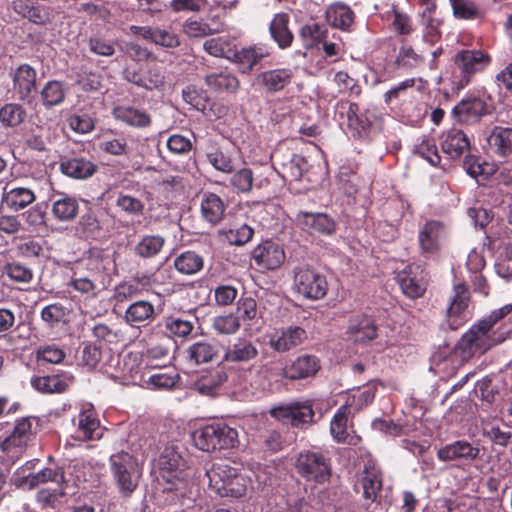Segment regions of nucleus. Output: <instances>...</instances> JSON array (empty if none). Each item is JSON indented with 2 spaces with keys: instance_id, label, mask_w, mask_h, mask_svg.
Segmentation results:
<instances>
[{
  "instance_id": "33",
  "label": "nucleus",
  "mask_w": 512,
  "mask_h": 512,
  "mask_svg": "<svg viewBox=\"0 0 512 512\" xmlns=\"http://www.w3.org/2000/svg\"><path fill=\"white\" fill-rule=\"evenodd\" d=\"M59 170L70 178L83 180L97 171V165L83 157L65 158L60 161Z\"/></svg>"
},
{
  "instance_id": "56",
  "label": "nucleus",
  "mask_w": 512,
  "mask_h": 512,
  "mask_svg": "<svg viewBox=\"0 0 512 512\" xmlns=\"http://www.w3.org/2000/svg\"><path fill=\"white\" fill-rule=\"evenodd\" d=\"M299 35L307 48H313L328 37V29L319 23L306 24L301 27Z\"/></svg>"
},
{
  "instance_id": "30",
  "label": "nucleus",
  "mask_w": 512,
  "mask_h": 512,
  "mask_svg": "<svg viewBox=\"0 0 512 512\" xmlns=\"http://www.w3.org/2000/svg\"><path fill=\"white\" fill-rule=\"evenodd\" d=\"M187 358L190 362L200 365L213 362L220 353V344L217 340H200L187 348Z\"/></svg>"
},
{
  "instance_id": "46",
  "label": "nucleus",
  "mask_w": 512,
  "mask_h": 512,
  "mask_svg": "<svg viewBox=\"0 0 512 512\" xmlns=\"http://www.w3.org/2000/svg\"><path fill=\"white\" fill-rule=\"evenodd\" d=\"M31 385L35 390L44 394L63 393L68 388L65 378L58 374L33 377Z\"/></svg>"
},
{
  "instance_id": "47",
  "label": "nucleus",
  "mask_w": 512,
  "mask_h": 512,
  "mask_svg": "<svg viewBox=\"0 0 512 512\" xmlns=\"http://www.w3.org/2000/svg\"><path fill=\"white\" fill-rule=\"evenodd\" d=\"M27 444L13 434L8 435L0 443V450L3 453L2 461L8 465H13L23 456Z\"/></svg>"
},
{
  "instance_id": "45",
  "label": "nucleus",
  "mask_w": 512,
  "mask_h": 512,
  "mask_svg": "<svg viewBox=\"0 0 512 512\" xmlns=\"http://www.w3.org/2000/svg\"><path fill=\"white\" fill-rule=\"evenodd\" d=\"M350 415V404L346 403L341 405L330 422V432L333 439L337 443H346L349 437V433L347 431L348 428V419Z\"/></svg>"
},
{
  "instance_id": "44",
  "label": "nucleus",
  "mask_w": 512,
  "mask_h": 512,
  "mask_svg": "<svg viewBox=\"0 0 512 512\" xmlns=\"http://www.w3.org/2000/svg\"><path fill=\"white\" fill-rule=\"evenodd\" d=\"M214 433V449H232L239 444V435L236 428L229 426L224 422L212 423Z\"/></svg>"
},
{
  "instance_id": "9",
  "label": "nucleus",
  "mask_w": 512,
  "mask_h": 512,
  "mask_svg": "<svg viewBox=\"0 0 512 512\" xmlns=\"http://www.w3.org/2000/svg\"><path fill=\"white\" fill-rule=\"evenodd\" d=\"M337 107L345 112L347 127L354 139L367 140L375 128L377 116L368 109L360 111L359 105L348 100H340Z\"/></svg>"
},
{
  "instance_id": "10",
  "label": "nucleus",
  "mask_w": 512,
  "mask_h": 512,
  "mask_svg": "<svg viewBox=\"0 0 512 512\" xmlns=\"http://www.w3.org/2000/svg\"><path fill=\"white\" fill-rule=\"evenodd\" d=\"M243 387L241 374L234 368L218 366L202 375L195 383L194 389L204 396H215L222 386Z\"/></svg>"
},
{
  "instance_id": "20",
  "label": "nucleus",
  "mask_w": 512,
  "mask_h": 512,
  "mask_svg": "<svg viewBox=\"0 0 512 512\" xmlns=\"http://www.w3.org/2000/svg\"><path fill=\"white\" fill-rule=\"evenodd\" d=\"M480 450L466 440H456L450 444L441 447L437 451V457L440 461H462L472 462L479 456Z\"/></svg>"
},
{
  "instance_id": "36",
  "label": "nucleus",
  "mask_w": 512,
  "mask_h": 512,
  "mask_svg": "<svg viewBox=\"0 0 512 512\" xmlns=\"http://www.w3.org/2000/svg\"><path fill=\"white\" fill-rule=\"evenodd\" d=\"M288 25L289 15L287 13L276 14L269 25L271 38L277 43L280 49H287L293 43L294 35Z\"/></svg>"
},
{
  "instance_id": "41",
  "label": "nucleus",
  "mask_w": 512,
  "mask_h": 512,
  "mask_svg": "<svg viewBox=\"0 0 512 512\" xmlns=\"http://www.w3.org/2000/svg\"><path fill=\"white\" fill-rule=\"evenodd\" d=\"M297 218L304 226L324 235H331L336 228L334 220L325 213L300 212Z\"/></svg>"
},
{
  "instance_id": "59",
  "label": "nucleus",
  "mask_w": 512,
  "mask_h": 512,
  "mask_svg": "<svg viewBox=\"0 0 512 512\" xmlns=\"http://www.w3.org/2000/svg\"><path fill=\"white\" fill-rule=\"evenodd\" d=\"M41 99L47 108L61 104L65 99L62 83L56 80L47 82L41 90Z\"/></svg>"
},
{
  "instance_id": "49",
  "label": "nucleus",
  "mask_w": 512,
  "mask_h": 512,
  "mask_svg": "<svg viewBox=\"0 0 512 512\" xmlns=\"http://www.w3.org/2000/svg\"><path fill=\"white\" fill-rule=\"evenodd\" d=\"M382 473L374 465H365L362 479L363 495L366 499L375 501L382 489Z\"/></svg>"
},
{
  "instance_id": "61",
  "label": "nucleus",
  "mask_w": 512,
  "mask_h": 512,
  "mask_svg": "<svg viewBox=\"0 0 512 512\" xmlns=\"http://www.w3.org/2000/svg\"><path fill=\"white\" fill-rule=\"evenodd\" d=\"M334 82L340 94L358 98L362 93V87L357 79L352 78L345 71H338L334 76Z\"/></svg>"
},
{
  "instance_id": "57",
  "label": "nucleus",
  "mask_w": 512,
  "mask_h": 512,
  "mask_svg": "<svg viewBox=\"0 0 512 512\" xmlns=\"http://www.w3.org/2000/svg\"><path fill=\"white\" fill-rule=\"evenodd\" d=\"M206 158L217 171L227 174H230L234 171L232 158L216 145L211 144L207 148Z\"/></svg>"
},
{
  "instance_id": "52",
  "label": "nucleus",
  "mask_w": 512,
  "mask_h": 512,
  "mask_svg": "<svg viewBox=\"0 0 512 512\" xmlns=\"http://www.w3.org/2000/svg\"><path fill=\"white\" fill-rule=\"evenodd\" d=\"M175 269L183 275H194L204 267V259L194 251H185L174 259Z\"/></svg>"
},
{
  "instance_id": "7",
  "label": "nucleus",
  "mask_w": 512,
  "mask_h": 512,
  "mask_svg": "<svg viewBox=\"0 0 512 512\" xmlns=\"http://www.w3.org/2000/svg\"><path fill=\"white\" fill-rule=\"evenodd\" d=\"M293 286L298 294L312 301L323 299L328 292L326 276L307 264L294 268Z\"/></svg>"
},
{
  "instance_id": "1",
  "label": "nucleus",
  "mask_w": 512,
  "mask_h": 512,
  "mask_svg": "<svg viewBox=\"0 0 512 512\" xmlns=\"http://www.w3.org/2000/svg\"><path fill=\"white\" fill-rule=\"evenodd\" d=\"M511 313L512 304H507L479 320L462 335L456 345V353L463 360H468L474 355H482L493 346L502 343L506 339L508 330L498 331L495 327Z\"/></svg>"
},
{
  "instance_id": "32",
  "label": "nucleus",
  "mask_w": 512,
  "mask_h": 512,
  "mask_svg": "<svg viewBox=\"0 0 512 512\" xmlns=\"http://www.w3.org/2000/svg\"><path fill=\"white\" fill-rule=\"evenodd\" d=\"M52 215L60 222L73 221L79 212L78 200L65 193H57L52 199Z\"/></svg>"
},
{
  "instance_id": "18",
  "label": "nucleus",
  "mask_w": 512,
  "mask_h": 512,
  "mask_svg": "<svg viewBox=\"0 0 512 512\" xmlns=\"http://www.w3.org/2000/svg\"><path fill=\"white\" fill-rule=\"evenodd\" d=\"M423 82L422 78H406L398 84L392 86L383 94L384 103L391 109H397L404 112L408 104H412L411 91L416 82Z\"/></svg>"
},
{
  "instance_id": "42",
  "label": "nucleus",
  "mask_w": 512,
  "mask_h": 512,
  "mask_svg": "<svg viewBox=\"0 0 512 512\" xmlns=\"http://www.w3.org/2000/svg\"><path fill=\"white\" fill-rule=\"evenodd\" d=\"M394 64L398 69L411 72L424 66L425 56L417 53L412 46L403 44L399 48Z\"/></svg>"
},
{
  "instance_id": "19",
  "label": "nucleus",
  "mask_w": 512,
  "mask_h": 512,
  "mask_svg": "<svg viewBox=\"0 0 512 512\" xmlns=\"http://www.w3.org/2000/svg\"><path fill=\"white\" fill-rule=\"evenodd\" d=\"M197 317L191 312L172 314L164 318L165 333L173 339L186 340L193 332Z\"/></svg>"
},
{
  "instance_id": "35",
  "label": "nucleus",
  "mask_w": 512,
  "mask_h": 512,
  "mask_svg": "<svg viewBox=\"0 0 512 512\" xmlns=\"http://www.w3.org/2000/svg\"><path fill=\"white\" fill-rule=\"evenodd\" d=\"M205 84L215 93L232 94L240 87L239 79L227 70L207 74Z\"/></svg>"
},
{
  "instance_id": "40",
  "label": "nucleus",
  "mask_w": 512,
  "mask_h": 512,
  "mask_svg": "<svg viewBox=\"0 0 512 512\" xmlns=\"http://www.w3.org/2000/svg\"><path fill=\"white\" fill-rule=\"evenodd\" d=\"M396 280L402 292L411 299L421 297L426 290L423 281L413 274L411 266H407L400 271L396 276Z\"/></svg>"
},
{
  "instance_id": "28",
  "label": "nucleus",
  "mask_w": 512,
  "mask_h": 512,
  "mask_svg": "<svg viewBox=\"0 0 512 512\" xmlns=\"http://www.w3.org/2000/svg\"><path fill=\"white\" fill-rule=\"evenodd\" d=\"M443 226L438 221H428L419 232V244L422 253L426 257L438 255L440 252V238Z\"/></svg>"
},
{
  "instance_id": "63",
  "label": "nucleus",
  "mask_w": 512,
  "mask_h": 512,
  "mask_svg": "<svg viewBox=\"0 0 512 512\" xmlns=\"http://www.w3.org/2000/svg\"><path fill=\"white\" fill-rule=\"evenodd\" d=\"M241 327L240 318L233 313L219 315L213 318L212 328L223 335H231L236 333Z\"/></svg>"
},
{
  "instance_id": "26",
  "label": "nucleus",
  "mask_w": 512,
  "mask_h": 512,
  "mask_svg": "<svg viewBox=\"0 0 512 512\" xmlns=\"http://www.w3.org/2000/svg\"><path fill=\"white\" fill-rule=\"evenodd\" d=\"M306 339L305 329L300 326H289L283 329L280 335L272 337L269 345L276 352L284 353L300 346Z\"/></svg>"
},
{
  "instance_id": "21",
  "label": "nucleus",
  "mask_w": 512,
  "mask_h": 512,
  "mask_svg": "<svg viewBox=\"0 0 512 512\" xmlns=\"http://www.w3.org/2000/svg\"><path fill=\"white\" fill-rule=\"evenodd\" d=\"M290 68H276L257 75L256 84L266 93L274 94L285 89L293 79Z\"/></svg>"
},
{
  "instance_id": "37",
  "label": "nucleus",
  "mask_w": 512,
  "mask_h": 512,
  "mask_svg": "<svg viewBox=\"0 0 512 512\" xmlns=\"http://www.w3.org/2000/svg\"><path fill=\"white\" fill-rule=\"evenodd\" d=\"M256 443L262 451L273 454L283 450L285 440L275 425L268 424L259 430Z\"/></svg>"
},
{
  "instance_id": "4",
  "label": "nucleus",
  "mask_w": 512,
  "mask_h": 512,
  "mask_svg": "<svg viewBox=\"0 0 512 512\" xmlns=\"http://www.w3.org/2000/svg\"><path fill=\"white\" fill-rule=\"evenodd\" d=\"M209 490L218 497L242 498L246 495L250 478L227 464H213L206 472Z\"/></svg>"
},
{
  "instance_id": "2",
  "label": "nucleus",
  "mask_w": 512,
  "mask_h": 512,
  "mask_svg": "<svg viewBox=\"0 0 512 512\" xmlns=\"http://www.w3.org/2000/svg\"><path fill=\"white\" fill-rule=\"evenodd\" d=\"M126 443L121 440L119 451L109 457L110 473L115 487L122 498H130L136 491L142 468L136 455L125 450Z\"/></svg>"
},
{
  "instance_id": "54",
  "label": "nucleus",
  "mask_w": 512,
  "mask_h": 512,
  "mask_svg": "<svg viewBox=\"0 0 512 512\" xmlns=\"http://www.w3.org/2000/svg\"><path fill=\"white\" fill-rule=\"evenodd\" d=\"M70 310L62 303L55 302L46 305L40 312L41 320L49 327L54 328L65 324L68 320Z\"/></svg>"
},
{
  "instance_id": "38",
  "label": "nucleus",
  "mask_w": 512,
  "mask_h": 512,
  "mask_svg": "<svg viewBox=\"0 0 512 512\" xmlns=\"http://www.w3.org/2000/svg\"><path fill=\"white\" fill-rule=\"evenodd\" d=\"M36 199L33 190L26 187H12L8 189L6 186L2 195V203L14 211L26 208Z\"/></svg>"
},
{
  "instance_id": "58",
  "label": "nucleus",
  "mask_w": 512,
  "mask_h": 512,
  "mask_svg": "<svg viewBox=\"0 0 512 512\" xmlns=\"http://www.w3.org/2000/svg\"><path fill=\"white\" fill-rule=\"evenodd\" d=\"M165 244L160 235H145L135 247V253L141 258H152L159 254Z\"/></svg>"
},
{
  "instance_id": "17",
  "label": "nucleus",
  "mask_w": 512,
  "mask_h": 512,
  "mask_svg": "<svg viewBox=\"0 0 512 512\" xmlns=\"http://www.w3.org/2000/svg\"><path fill=\"white\" fill-rule=\"evenodd\" d=\"M13 87L22 101H30L37 92V73L29 64H21L12 75Z\"/></svg>"
},
{
  "instance_id": "13",
  "label": "nucleus",
  "mask_w": 512,
  "mask_h": 512,
  "mask_svg": "<svg viewBox=\"0 0 512 512\" xmlns=\"http://www.w3.org/2000/svg\"><path fill=\"white\" fill-rule=\"evenodd\" d=\"M160 477L171 484L168 491L177 490V481L181 480V474L186 469V461L174 447H165L158 459Z\"/></svg>"
},
{
  "instance_id": "5",
  "label": "nucleus",
  "mask_w": 512,
  "mask_h": 512,
  "mask_svg": "<svg viewBox=\"0 0 512 512\" xmlns=\"http://www.w3.org/2000/svg\"><path fill=\"white\" fill-rule=\"evenodd\" d=\"M492 58L486 51L462 49L453 58L451 82L453 89L461 90L471 83L476 74L483 72Z\"/></svg>"
},
{
  "instance_id": "64",
  "label": "nucleus",
  "mask_w": 512,
  "mask_h": 512,
  "mask_svg": "<svg viewBox=\"0 0 512 512\" xmlns=\"http://www.w3.org/2000/svg\"><path fill=\"white\" fill-rule=\"evenodd\" d=\"M204 50L214 57L230 59L232 55L231 41L224 37L211 38L204 42Z\"/></svg>"
},
{
  "instance_id": "48",
  "label": "nucleus",
  "mask_w": 512,
  "mask_h": 512,
  "mask_svg": "<svg viewBox=\"0 0 512 512\" xmlns=\"http://www.w3.org/2000/svg\"><path fill=\"white\" fill-rule=\"evenodd\" d=\"M326 18L333 27L347 30L354 21V13L348 6L336 2L326 10Z\"/></svg>"
},
{
  "instance_id": "6",
  "label": "nucleus",
  "mask_w": 512,
  "mask_h": 512,
  "mask_svg": "<svg viewBox=\"0 0 512 512\" xmlns=\"http://www.w3.org/2000/svg\"><path fill=\"white\" fill-rule=\"evenodd\" d=\"M259 356L257 345L250 339L240 336L230 342L224 351L222 360L225 368H234L242 378V386H246L247 374L252 372L251 364Z\"/></svg>"
},
{
  "instance_id": "15",
  "label": "nucleus",
  "mask_w": 512,
  "mask_h": 512,
  "mask_svg": "<svg viewBox=\"0 0 512 512\" xmlns=\"http://www.w3.org/2000/svg\"><path fill=\"white\" fill-rule=\"evenodd\" d=\"M320 360L315 355L304 354L298 356L289 365L281 369L280 375L288 380H303L314 377L320 370Z\"/></svg>"
},
{
  "instance_id": "24",
  "label": "nucleus",
  "mask_w": 512,
  "mask_h": 512,
  "mask_svg": "<svg viewBox=\"0 0 512 512\" xmlns=\"http://www.w3.org/2000/svg\"><path fill=\"white\" fill-rule=\"evenodd\" d=\"M156 318L154 305L147 300H136L125 310L124 320L131 327H145Z\"/></svg>"
},
{
  "instance_id": "3",
  "label": "nucleus",
  "mask_w": 512,
  "mask_h": 512,
  "mask_svg": "<svg viewBox=\"0 0 512 512\" xmlns=\"http://www.w3.org/2000/svg\"><path fill=\"white\" fill-rule=\"evenodd\" d=\"M293 466L300 478L314 485L328 484L333 473L330 452L318 447L300 451Z\"/></svg>"
},
{
  "instance_id": "43",
  "label": "nucleus",
  "mask_w": 512,
  "mask_h": 512,
  "mask_svg": "<svg viewBox=\"0 0 512 512\" xmlns=\"http://www.w3.org/2000/svg\"><path fill=\"white\" fill-rule=\"evenodd\" d=\"M102 346L91 341H84L78 348L75 359L79 366L91 371L97 367L102 359Z\"/></svg>"
},
{
  "instance_id": "62",
  "label": "nucleus",
  "mask_w": 512,
  "mask_h": 512,
  "mask_svg": "<svg viewBox=\"0 0 512 512\" xmlns=\"http://www.w3.org/2000/svg\"><path fill=\"white\" fill-rule=\"evenodd\" d=\"M414 153L425 159L430 165L438 167L441 162L436 143L434 139L424 137L421 142L414 147Z\"/></svg>"
},
{
  "instance_id": "8",
  "label": "nucleus",
  "mask_w": 512,
  "mask_h": 512,
  "mask_svg": "<svg viewBox=\"0 0 512 512\" xmlns=\"http://www.w3.org/2000/svg\"><path fill=\"white\" fill-rule=\"evenodd\" d=\"M269 415L282 424H288L301 430L307 429L315 422V412L311 400L291 401L275 405L270 408Z\"/></svg>"
},
{
  "instance_id": "51",
  "label": "nucleus",
  "mask_w": 512,
  "mask_h": 512,
  "mask_svg": "<svg viewBox=\"0 0 512 512\" xmlns=\"http://www.w3.org/2000/svg\"><path fill=\"white\" fill-rule=\"evenodd\" d=\"M13 9L35 24L44 25L50 19L49 11L39 2H13Z\"/></svg>"
},
{
  "instance_id": "11",
  "label": "nucleus",
  "mask_w": 512,
  "mask_h": 512,
  "mask_svg": "<svg viewBox=\"0 0 512 512\" xmlns=\"http://www.w3.org/2000/svg\"><path fill=\"white\" fill-rule=\"evenodd\" d=\"M123 77L128 82L148 91L161 90L166 82V70L156 62L146 63L138 69L126 67Z\"/></svg>"
},
{
  "instance_id": "22",
  "label": "nucleus",
  "mask_w": 512,
  "mask_h": 512,
  "mask_svg": "<svg viewBox=\"0 0 512 512\" xmlns=\"http://www.w3.org/2000/svg\"><path fill=\"white\" fill-rule=\"evenodd\" d=\"M487 104L480 98H468L460 101L452 110L455 119L463 124H473L487 114Z\"/></svg>"
},
{
  "instance_id": "50",
  "label": "nucleus",
  "mask_w": 512,
  "mask_h": 512,
  "mask_svg": "<svg viewBox=\"0 0 512 512\" xmlns=\"http://www.w3.org/2000/svg\"><path fill=\"white\" fill-rule=\"evenodd\" d=\"M489 141L497 155L504 158L512 155V128L495 126Z\"/></svg>"
},
{
  "instance_id": "53",
  "label": "nucleus",
  "mask_w": 512,
  "mask_h": 512,
  "mask_svg": "<svg viewBox=\"0 0 512 512\" xmlns=\"http://www.w3.org/2000/svg\"><path fill=\"white\" fill-rule=\"evenodd\" d=\"M69 292H76L84 300H91L97 296V286L89 277L79 275L74 272L70 281L67 283Z\"/></svg>"
},
{
  "instance_id": "31",
  "label": "nucleus",
  "mask_w": 512,
  "mask_h": 512,
  "mask_svg": "<svg viewBox=\"0 0 512 512\" xmlns=\"http://www.w3.org/2000/svg\"><path fill=\"white\" fill-rule=\"evenodd\" d=\"M226 206L221 197L212 192H205L201 197L200 212L202 218L211 225L219 224L225 215Z\"/></svg>"
},
{
  "instance_id": "25",
  "label": "nucleus",
  "mask_w": 512,
  "mask_h": 512,
  "mask_svg": "<svg viewBox=\"0 0 512 512\" xmlns=\"http://www.w3.org/2000/svg\"><path fill=\"white\" fill-rule=\"evenodd\" d=\"M454 295L447 308L446 315L451 329H457L462 324L461 315L468 308L470 293L464 283L454 285Z\"/></svg>"
},
{
  "instance_id": "12",
  "label": "nucleus",
  "mask_w": 512,
  "mask_h": 512,
  "mask_svg": "<svg viewBox=\"0 0 512 512\" xmlns=\"http://www.w3.org/2000/svg\"><path fill=\"white\" fill-rule=\"evenodd\" d=\"M271 159L278 174L285 181H299L304 173L308 171V161L300 154L289 151L283 152L281 149H277L272 154Z\"/></svg>"
},
{
  "instance_id": "60",
  "label": "nucleus",
  "mask_w": 512,
  "mask_h": 512,
  "mask_svg": "<svg viewBox=\"0 0 512 512\" xmlns=\"http://www.w3.org/2000/svg\"><path fill=\"white\" fill-rule=\"evenodd\" d=\"M223 30V24L220 22L213 21V26L208 23L188 20L184 24V32L189 37H205L215 33H219Z\"/></svg>"
},
{
  "instance_id": "23",
  "label": "nucleus",
  "mask_w": 512,
  "mask_h": 512,
  "mask_svg": "<svg viewBox=\"0 0 512 512\" xmlns=\"http://www.w3.org/2000/svg\"><path fill=\"white\" fill-rule=\"evenodd\" d=\"M441 149L449 159H460L469 151L470 141L462 130L451 128L442 134Z\"/></svg>"
},
{
  "instance_id": "39",
  "label": "nucleus",
  "mask_w": 512,
  "mask_h": 512,
  "mask_svg": "<svg viewBox=\"0 0 512 512\" xmlns=\"http://www.w3.org/2000/svg\"><path fill=\"white\" fill-rule=\"evenodd\" d=\"M269 56V52L264 46L253 45L243 48L240 51H232L231 57L235 63L240 66L242 72L250 71L263 58Z\"/></svg>"
},
{
  "instance_id": "27",
  "label": "nucleus",
  "mask_w": 512,
  "mask_h": 512,
  "mask_svg": "<svg viewBox=\"0 0 512 512\" xmlns=\"http://www.w3.org/2000/svg\"><path fill=\"white\" fill-rule=\"evenodd\" d=\"M100 421L94 408L80 411L77 416L75 439L81 441L100 438Z\"/></svg>"
},
{
  "instance_id": "29",
  "label": "nucleus",
  "mask_w": 512,
  "mask_h": 512,
  "mask_svg": "<svg viewBox=\"0 0 512 512\" xmlns=\"http://www.w3.org/2000/svg\"><path fill=\"white\" fill-rule=\"evenodd\" d=\"M52 482L57 487H67V480L65 478L64 468L58 464H51L43 468L37 473H30L23 479V483L29 488L33 489L40 484Z\"/></svg>"
},
{
  "instance_id": "14",
  "label": "nucleus",
  "mask_w": 512,
  "mask_h": 512,
  "mask_svg": "<svg viewBox=\"0 0 512 512\" xmlns=\"http://www.w3.org/2000/svg\"><path fill=\"white\" fill-rule=\"evenodd\" d=\"M252 259L261 270H275L284 263L285 252L279 244L266 240L253 249Z\"/></svg>"
},
{
  "instance_id": "55",
  "label": "nucleus",
  "mask_w": 512,
  "mask_h": 512,
  "mask_svg": "<svg viewBox=\"0 0 512 512\" xmlns=\"http://www.w3.org/2000/svg\"><path fill=\"white\" fill-rule=\"evenodd\" d=\"M26 117L25 108L18 103H6L0 108V123L5 128L19 126Z\"/></svg>"
},
{
  "instance_id": "16",
  "label": "nucleus",
  "mask_w": 512,
  "mask_h": 512,
  "mask_svg": "<svg viewBox=\"0 0 512 512\" xmlns=\"http://www.w3.org/2000/svg\"><path fill=\"white\" fill-rule=\"evenodd\" d=\"M346 334L355 343L368 344L377 338L378 326L370 316L355 315L348 321Z\"/></svg>"
},
{
  "instance_id": "34",
  "label": "nucleus",
  "mask_w": 512,
  "mask_h": 512,
  "mask_svg": "<svg viewBox=\"0 0 512 512\" xmlns=\"http://www.w3.org/2000/svg\"><path fill=\"white\" fill-rule=\"evenodd\" d=\"M113 116L116 120L131 127L146 128L151 125V116L149 113L129 105L115 107L113 109Z\"/></svg>"
}]
</instances>
